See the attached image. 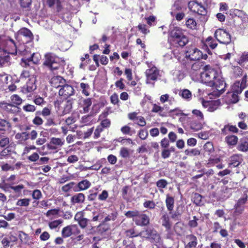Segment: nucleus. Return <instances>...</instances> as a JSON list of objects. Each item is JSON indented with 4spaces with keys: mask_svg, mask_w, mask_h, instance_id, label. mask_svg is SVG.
<instances>
[{
    "mask_svg": "<svg viewBox=\"0 0 248 248\" xmlns=\"http://www.w3.org/2000/svg\"><path fill=\"white\" fill-rule=\"evenodd\" d=\"M204 71L201 73V78L202 82L209 86H213L214 81L221 71L219 69H215L209 65L203 66Z\"/></svg>",
    "mask_w": 248,
    "mask_h": 248,
    "instance_id": "obj_1",
    "label": "nucleus"
},
{
    "mask_svg": "<svg viewBox=\"0 0 248 248\" xmlns=\"http://www.w3.org/2000/svg\"><path fill=\"white\" fill-rule=\"evenodd\" d=\"M188 8L189 10L195 13L202 16L203 22H205L207 20L206 15L207 13V8L205 5L202 4L196 1H190L188 3Z\"/></svg>",
    "mask_w": 248,
    "mask_h": 248,
    "instance_id": "obj_2",
    "label": "nucleus"
},
{
    "mask_svg": "<svg viewBox=\"0 0 248 248\" xmlns=\"http://www.w3.org/2000/svg\"><path fill=\"white\" fill-rule=\"evenodd\" d=\"M43 65L51 71L57 69L59 66V59L54 54L47 53L45 55Z\"/></svg>",
    "mask_w": 248,
    "mask_h": 248,
    "instance_id": "obj_3",
    "label": "nucleus"
},
{
    "mask_svg": "<svg viewBox=\"0 0 248 248\" xmlns=\"http://www.w3.org/2000/svg\"><path fill=\"white\" fill-rule=\"evenodd\" d=\"M146 64L149 68L145 71L146 77V83L147 84H150L151 83V80L155 81L157 79L158 77L159 76V71L155 66L153 65L151 62H147Z\"/></svg>",
    "mask_w": 248,
    "mask_h": 248,
    "instance_id": "obj_4",
    "label": "nucleus"
},
{
    "mask_svg": "<svg viewBox=\"0 0 248 248\" xmlns=\"http://www.w3.org/2000/svg\"><path fill=\"white\" fill-rule=\"evenodd\" d=\"M17 53V49L0 50V67L7 66L10 63L11 58L9 54L15 55Z\"/></svg>",
    "mask_w": 248,
    "mask_h": 248,
    "instance_id": "obj_5",
    "label": "nucleus"
},
{
    "mask_svg": "<svg viewBox=\"0 0 248 248\" xmlns=\"http://www.w3.org/2000/svg\"><path fill=\"white\" fill-rule=\"evenodd\" d=\"M8 49H16L15 41L8 36L0 35V50Z\"/></svg>",
    "mask_w": 248,
    "mask_h": 248,
    "instance_id": "obj_6",
    "label": "nucleus"
},
{
    "mask_svg": "<svg viewBox=\"0 0 248 248\" xmlns=\"http://www.w3.org/2000/svg\"><path fill=\"white\" fill-rule=\"evenodd\" d=\"M215 36L217 40L221 44L227 45L231 41V35L223 29L217 30L215 33Z\"/></svg>",
    "mask_w": 248,
    "mask_h": 248,
    "instance_id": "obj_7",
    "label": "nucleus"
},
{
    "mask_svg": "<svg viewBox=\"0 0 248 248\" xmlns=\"http://www.w3.org/2000/svg\"><path fill=\"white\" fill-rule=\"evenodd\" d=\"M186 57L191 61H199L201 58L205 60L207 56L206 54L203 55L201 51L194 47L189 48L186 51Z\"/></svg>",
    "mask_w": 248,
    "mask_h": 248,
    "instance_id": "obj_8",
    "label": "nucleus"
},
{
    "mask_svg": "<svg viewBox=\"0 0 248 248\" xmlns=\"http://www.w3.org/2000/svg\"><path fill=\"white\" fill-rule=\"evenodd\" d=\"M140 234L146 238L150 239L152 243H158L160 239L159 234L157 232L151 229H147L145 231L140 232Z\"/></svg>",
    "mask_w": 248,
    "mask_h": 248,
    "instance_id": "obj_9",
    "label": "nucleus"
},
{
    "mask_svg": "<svg viewBox=\"0 0 248 248\" xmlns=\"http://www.w3.org/2000/svg\"><path fill=\"white\" fill-rule=\"evenodd\" d=\"M36 78L34 76H32L28 79L26 84L24 85L21 89L23 93L26 94L34 91L36 89Z\"/></svg>",
    "mask_w": 248,
    "mask_h": 248,
    "instance_id": "obj_10",
    "label": "nucleus"
},
{
    "mask_svg": "<svg viewBox=\"0 0 248 248\" xmlns=\"http://www.w3.org/2000/svg\"><path fill=\"white\" fill-rule=\"evenodd\" d=\"M41 59V56L39 53H33L29 58H22L21 59L22 64L23 66L27 67L30 65V63L37 64Z\"/></svg>",
    "mask_w": 248,
    "mask_h": 248,
    "instance_id": "obj_11",
    "label": "nucleus"
},
{
    "mask_svg": "<svg viewBox=\"0 0 248 248\" xmlns=\"http://www.w3.org/2000/svg\"><path fill=\"white\" fill-rule=\"evenodd\" d=\"M133 221L137 225L146 226L149 224L150 218L146 215L139 212L137 217L133 218Z\"/></svg>",
    "mask_w": 248,
    "mask_h": 248,
    "instance_id": "obj_12",
    "label": "nucleus"
},
{
    "mask_svg": "<svg viewBox=\"0 0 248 248\" xmlns=\"http://www.w3.org/2000/svg\"><path fill=\"white\" fill-rule=\"evenodd\" d=\"M74 93V89L72 86L64 84L60 89L59 94L67 98L73 95Z\"/></svg>",
    "mask_w": 248,
    "mask_h": 248,
    "instance_id": "obj_13",
    "label": "nucleus"
},
{
    "mask_svg": "<svg viewBox=\"0 0 248 248\" xmlns=\"http://www.w3.org/2000/svg\"><path fill=\"white\" fill-rule=\"evenodd\" d=\"M0 107L6 111L12 113L18 112L19 109V108L15 105L6 102H1L0 103Z\"/></svg>",
    "mask_w": 248,
    "mask_h": 248,
    "instance_id": "obj_14",
    "label": "nucleus"
},
{
    "mask_svg": "<svg viewBox=\"0 0 248 248\" xmlns=\"http://www.w3.org/2000/svg\"><path fill=\"white\" fill-rule=\"evenodd\" d=\"M92 104V102L90 98L81 99L79 100V105L83 110H80V111L83 113H88L90 109Z\"/></svg>",
    "mask_w": 248,
    "mask_h": 248,
    "instance_id": "obj_15",
    "label": "nucleus"
},
{
    "mask_svg": "<svg viewBox=\"0 0 248 248\" xmlns=\"http://www.w3.org/2000/svg\"><path fill=\"white\" fill-rule=\"evenodd\" d=\"M50 83L54 88H61L65 83V80L61 76H54L51 78Z\"/></svg>",
    "mask_w": 248,
    "mask_h": 248,
    "instance_id": "obj_16",
    "label": "nucleus"
},
{
    "mask_svg": "<svg viewBox=\"0 0 248 248\" xmlns=\"http://www.w3.org/2000/svg\"><path fill=\"white\" fill-rule=\"evenodd\" d=\"M85 200V196L82 193H78L74 195L71 198L70 202L72 205L81 204L83 203Z\"/></svg>",
    "mask_w": 248,
    "mask_h": 248,
    "instance_id": "obj_17",
    "label": "nucleus"
},
{
    "mask_svg": "<svg viewBox=\"0 0 248 248\" xmlns=\"http://www.w3.org/2000/svg\"><path fill=\"white\" fill-rule=\"evenodd\" d=\"M217 77L214 81L215 84L212 87H215L218 91H223L225 86V83L222 78L221 74H219Z\"/></svg>",
    "mask_w": 248,
    "mask_h": 248,
    "instance_id": "obj_18",
    "label": "nucleus"
},
{
    "mask_svg": "<svg viewBox=\"0 0 248 248\" xmlns=\"http://www.w3.org/2000/svg\"><path fill=\"white\" fill-rule=\"evenodd\" d=\"M64 144V141L60 138H52L50 139V144L48 145V148L52 150L57 149L56 146L62 147Z\"/></svg>",
    "mask_w": 248,
    "mask_h": 248,
    "instance_id": "obj_19",
    "label": "nucleus"
},
{
    "mask_svg": "<svg viewBox=\"0 0 248 248\" xmlns=\"http://www.w3.org/2000/svg\"><path fill=\"white\" fill-rule=\"evenodd\" d=\"M242 160V155H233L230 158V163H229V165L230 167H236L239 166Z\"/></svg>",
    "mask_w": 248,
    "mask_h": 248,
    "instance_id": "obj_20",
    "label": "nucleus"
},
{
    "mask_svg": "<svg viewBox=\"0 0 248 248\" xmlns=\"http://www.w3.org/2000/svg\"><path fill=\"white\" fill-rule=\"evenodd\" d=\"M183 6L182 2L181 0H176L174 4L172 5L171 11L170 12V15L173 16L177 13L183 11Z\"/></svg>",
    "mask_w": 248,
    "mask_h": 248,
    "instance_id": "obj_21",
    "label": "nucleus"
},
{
    "mask_svg": "<svg viewBox=\"0 0 248 248\" xmlns=\"http://www.w3.org/2000/svg\"><path fill=\"white\" fill-rule=\"evenodd\" d=\"M15 139L18 141L19 143L23 144L29 139L28 132H22L17 133L15 135Z\"/></svg>",
    "mask_w": 248,
    "mask_h": 248,
    "instance_id": "obj_22",
    "label": "nucleus"
},
{
    "mask_svg": "<svg viewBox=\"0 0 248 248\" xmlns=\"http://www.w3.org/2000/svg\"><path fill=\"white\" fill-rule=\"evenodd\" d=\"M75 229H78L76 225L68 226L63 228L62 231V236L65 238L69 237L72 235V231Z\"/></svg>",
    "mask_w": 248,
    "mask_h": 248,
    "instance_id": "obj_23",
    "label": "nucleus"
},
{
    "mask_svg": "<svg viewBox=\"0 0 248 248\" xmlns=\"http://www.w3.org/2000/svg\"><path fill=\"white\" fill-rule=\"evenodd\" d=\"M184 34L181 30L178 27H175L173 29L171 30L170 35V37L172 38V40L174 42L175 40L181 37Z\"/></svg>",
    "mask_w": 248,
    "mask_h": 248,
    "instance_id": "obj_24",
    "label": "nucleus"
},
{
    "mask_svg": "<svg viewBox=\"0 0 248 248\" xmlns=\"http://www.w3.org/2000/svg\"><path fill=\"white\" fill-rule=\"evenodd\" d=\"M228 131L233 133H237L238 132V129L236 126L230 124H226L221 129V133L224 135H227L228 133Z\"/></svg>",
    "mask_w": 248,
    "mask_h": 248,
    "instance_id": "obj_25",
    "label": "nucleus"
},
{
    "mask_svg": "<svg viewBox=\"0 0 248 248\" xmlns=\"http://www.w3.org/2000/svg\"><path fill=\"white\" fill-rule=\"evenodd\" d=\"M91 186V183L88 180L85 179L78 183L77 186L78 189L76 191H83L88 189Z\"/></svg>",
    "mask_w": 248,
    "mask_h": 248,
    "instance_id": "obj_26",
    "label": "nucleus"
},
{
    "mask_svg": "<svg viewBox=\"0 0 248 248\" xmlns=\"http://www.w3.org/2000/svg\"><path fill=\"white\" fill-rule=\"evenodd\" d=\"M186 238L188 239L189 242L185 246L186 248H196L197 245V239L196 236L192 234L186 236Z\"/></svg>",
    "mask_w": 248,
    "mask_h": 248,
    "instance_id": "obj_27",
    "label": "nucleus"
},
{
    "mask_svg": "<svg viewBox=\"0 0 248 248\" xmlns=\"http://www.w3.org/2000/svg\"><path fill=\"white\" fill-rule=\"evenodd\" d=\"M238 151L246 152L248 151V140L241 139L237 146Z\"/></svg>",
    "mask_w": 248,
    "mask_h": 248,
    "instance_id": "obj_28",
    "label": "nucleus"
},
{
    "mask_svg": "<svg viewBox=\"0 0 248 248\" xmlns=\"http://www.w3.org/2000/svg\"><path fill=\"white\" fill-rule=\"evenodd\" d=\"M18 34L27 38L28 39L27 41L31 40L33 37L31 32L27 28H23L19 30Z\"/></svg>",
    "mask_w": 248,
    "mask_h": 248,
    "instance_id": "obj_29",
    "label": "nucleus"
},
{
    "mask_svg": "<svg viewBox=\"0 0 248 248\" xmlns=\"http://www.w3.org/2000/svg\"><path fill=\"white\" fill-rule=\"evenodd\" d=\"M244 87L240 84V81L235 82L232 87V92L240 94L242 93Z\"/></svg>",
    "mask_w": 248,
    "mask_h": 248,
    "instance_id": "obj_30",
    "label": "nucleus"
},
{
    "mask_svg": "<svg viewBox=\"0 0 248 248\" xmlns=\"http://www.w3.org/2000/svg\"><path fill=\"white\" fill-rule=\"evenodd\" d=\"M167 209L169 211H171L174 207V199L172 197L170 196L169 195H167L166 199L165 201Z\"/></svg>",
    "mask_w": 248,
    "mask_h": 248,
    "instance_id": "obj_31",
    "label": "nucleus"
},
{
    "mask_svg": "<svg viewBox=\"0 0 248 248\" xmlns=\"http://www.w3.org/2000/svg\"><path fill=\"white\" fill-rule=\"evenodd\" d=\"M188 42L187 37L183 34L181 37H178V39L175 40L173 42L175 44H178L180 46H185Z\"/></svg>",
    "mask_w": 248,
    "mask_h": 248,
    "instance_id": "obj_32",
    "label": "nucleus"
},
{
    "mask_svg": "<svg viewBox=\"0 0 248 248\" xmlns=\"http://www.w3.org/2000/svg\"><path fill=\"white\" fill-rule=\"evenodd\" d=\"M238 139L234 135L228 136L225 138V141L229 145H235L238 142Z\"/></svg>",
    "mask_w": 248,
    "mask_h": 248,
    "instance_id": "obj_33",
    "label": "nucleus"
},
{
    "mask_svg": "<svg viewBox=\"0 0 248 248\" xmlns=\"http://www.w3.org/2000/svg\"><path fill=\"white\" fill-rule=\"evenodd\" d=\"M30 202L31 199L29 198L19 199L16 202V205L19 207H28Z\"/></svg>",
    "mask_w": 248,
    "mask_h": 248,
    "instance_id": "obj_34",
    "label": "nucleus"
},
{
    "mask_svg": "<svg viewBox=\"0 0 248 248\" xmlns=\"http://www.w3.org/2000/svg\"><path fill=\"white\" fill-rule=\"evenodd\" d=\"M202 121H193L190 124V128L194 131H198L201 130L202 127Z\"/></svg>",
    "mask_w": 248,
    "mask_h": 248,
    "instance_id": "obj_35",
    "label": "nucleus"
},
{
    "mask_svg": "<svg viewBox=\"0 0 248 248\" xmlns=\"http://www.w3.org/2000/svg\"><path fill=\"white\" fill-rule=\"evenodd\" d=\"M12 104L15 105L17 107L21 105L22 103L23 100L17 94H13L10 97Z\"/></svg>",
    "mask_w": 248,
    "mask_h": 248,
    "instance_id": "obj_36",
    "label": "nucleus"
},
{
    "mask_svg": "<svg viewBox=\"0 0 248 248\" xmlns=\"http://www.w3.org/2000/svg\"><path fill=\"white\" fill-rule=\"evenodd\" d=\"M163 108L155 104L153 105L152 111L154 112L158 113L160 116L163 117L166 116V114L163 112Z\"/></svg>",
    "mask_w": 248,
    "mask_h": 248,
    "instance_id": "obj_37",
    "label": "nucleus"
},
{
    "mask_svg": "<svg viewBox=\"0 0 248 248\" xmlns=\"http://www.w3.org/2000/svg\"><path fill=\"white\" fill-rule=\"evenodd\" d=\"M162 225L169 230L171 227V224L169 220V217L167 214L164 215L162 217Z\"/></svg>",
    "mask_w": 248,
    "mask_h": 248,
    "instance_id": "obj_38",
    "label": "nucleus"
},
{
    "mask_svg": "<svg viewBox=\"0 0 248 248\" xmlns=\"http://www.w3.org/2000/svg\"><path fill=\"white\" fill-rule=\"evenodd\" d=\"M11 126L10 124L7 121L4 119H0V130L5 131Z\"/></svg>",
    "mask_w": 248,
    "mask_h": 248,
    "instance_id": "obj_39",
    "label": "nucleus"
},
{
    "mask_svg": "<svg viewBox=\"0 0 248 248\" xmlns=\"http://www.w3.org/2000/svg\"><path fill=\"white\" fill-rule=\"evenodd\" d=\"M179 95L184 99H190L192 97L191 92L187 89H184L179 92Z\"/></svg>",
    "mask_w": 248,
    "mask_h": 248,
    "instance_id": "obj_40",
    "label": "nucleus"
},
{
    "mask_svg": "<svg viewBox=\"0 0 248 248\" xmlns=\"http://www.w3.org/2000/svg\"><path fill=\"white\" fill-rule=\"evenodd\" d=\"M238 93L232 92L228 95L229 98V102L232 103H236L239 101Z\"/></svg>",
    "mask_w": 248,
    "mask_h": 248,
    "instance_id": "obj_41",
    "label": "nucleus"
},
{
    "mask_svg": "<svg viewBox=\"0 0 248 248\" xmlns=\"http://www.w3.org/2000/svg\"><path fill=\"white\" fill-rule=\"evenodd\" d=\"M186 25L187 28L190 29H195L197 26V23L193 18H189L186 20Z\"/></svg>",
    "mask_w": 248,
    "mask_h": 248,
    "instance_id": "obj_42",
    "label": "nucleus"
},
{
    "mask_svg": "<svg viewBox=\"0 0 248 248\" xmlns=\"http://www.w3.org/2000/svg\"><path fill=\"white\" fill-rule=\"evenodd\" d=\"M80 88L82 89V93L86 96H89L90 94V86L88 84L81 83L80 84Z\"/></svg>",
    "mask_w": 248,
    "mask_h": 248,
    "instance_id": "obj_43",
    "label": "nucleus"
},
{
    "mask_svg": "<svg viewBox=\"0 0 248 248\" xmlns=\"http://www.w3.org/2000/svg\"><path fill=\"white\" fill-rule=\"evenodd\" d=\"M206 45L210 46L212 49L215 48L217 44L211 37H209L206 40Z\"/></svg>",
    "mask_w": 248,
    "mask_h": 248,
    "instance_id": "obj_44",
    "label": "nucleus"
},
{
    "mask_svg": "<svg viewBox=\"0 0 248 248\" xmlns=\"http://www.w3.org/2000/svg\"><path fill=\"white\" fill-rule=\"evenodd\" d=\"M92 117L91 115H85L81 118V122L85 125H90L92 124Z\"/></svg>",
    "mask_w": 248,
    "mask_h": 248,
    "instance_id": "obj_45",
    "label": "nucleus"
},
{
    "mask_svg": "<svg viewBox=\"0 0 248 248\" xmlns=\"http://www.w3.org/2000/svg\"><path fill=\"white\" fill-rule=\"evenodd\" d=\"M203 66V63L201 62H197L191 66V70L193 72L198 71Z\"/></svg>",
    "mask_w": 248,
    "mask_h": 248,
    "instance_id": "obj_46",
    "label": "nucleus"
},
{
    "mask_svg": "<svg viewBox=\"0 0 248 248\" xmlns=\"http://www.w3.org/2000/svg\"><path fill=\"white\" fill-rule=\"evenodd\" d=\"M51 114V110L48 108H44L41 111H37L36 115L41 114L43 116L46 117L49 116Z\"/></svg>",
    "mask_w": 248,
    "mask_h": 248,
    "instance_id": "obj_47",
    "label": "nucleus"
},
{
    "mask_svg": "<svg viewBox=\"0 0 248 248\" xmlns=\"http://www.w3.org/2000/svg\"><path fill=\"white\" fill-rule=\"evenodd\" d=\"M243 70L239 66H233L232 68V73L235 78L240 77L242 74Z\"/></svg>",
    "mask_w": 248,
    "mask_h": 248,
    "instance_id": "obj_48",
    "label": "nucleus"
},
{
    "mask_svg": "<svg viewBox=\"0 0 248 248\" xmlns=\"http://www.w3.org/2000/svg\"><path fill=\"white\" fill-rule=\"evenodd\" d=\"M185 153L187 155L189 156H196L200 154V152L197 149H192L191 150H186Z\"/></svg>",
    "mask_w": 248,
    "mask_h": 248,
    "instance_id": "obj_49",
    "label": "nucleus"
},
{
    "mask_svg": "<svg viewBox=\"0 0 248 248\" xmlns=\"http://www.w3.org/2000/svg\"><path fill=\"white\" fill-rule=\"evenodd\" d=\"M23 110L27 112H33L36 110V107L32 105L27 104L23 106Z\"/></svg>",
    "mask_w": 248,
    "mask_h": 248,
    "instance_id": "obj_50",
    "label": "nucleus"
},
{
    "mask_svg": "<svg viewBox=\"0 0 248 248\" xmlns=\"http://www.w3.org/2000/svg\"><path fill=\"white\" fill-rule=\"evenodd\" d=\"M62 220L61 219L55 220L53 221L50 222L48 226L51 229L56 228L59 225L62 224Z\"/></svg>",
    "mask_w": 248,
    "mask_h": 248,
    "instance_id": "obj_51",
    "label": "nucleus"
},
{
    "mask_svg": "<svg viewBox=\"0 0 248 248\" xmlns=\"http://www.w3.org/2000/svg\"><path fill=\"white\" fill-rule=\"evenodd\" d=\"M174 99L172 97H170V96L168 94H165L162 95L160 97V101L162 103H164L165 102L167 101H169L170 103V104L172 100H173Z\"/></svg>",
    "mask_w": 248,
    "mask_h": 248,
    "instance_id": "obj_52",
    "label": "nucleus"
},
{
    "mask_svg": "<svg viewBox=\"0 0 248 248\" xmlns=\"http://www.w3.org/2000/svg\"><path fill=\"white\" fill-rule=\"evenodd\" d=\"M192 113L194 116L197 118L198 120H203V115L200 110L198 109H193L192 111Z\"/></svg>",
    "mask_w": 248,
    "mask_h": 248,
    "instance_id": "obj_53",
    "label": "nucleus"
},
{
    "mask_svg": "<svg viewBox=\"0 0 248 248\" xmlns=\"http://www.w3.org/2000/svg\"><path fill=\"white\" fill-rule=\"evenodd\" d=\"M72 108V104L70 100H68L66 102L63 109V113L66 114L69 113Z\"/></svg>",
    "mask_w": 248,
    "mask_h": 248,
    "instance_id": "obj_54",
    "label": "nucleus"
},
{
    "mask_svg": "<svg viewBox=\"0 0 248 248\" xmlns=\"http://www.w3.org/2000/svg\"><path fill=\"white\" fill-rule=\"evenodd\" d=\"M32 123L37 126H40L43 124L44 121L42 118L36 115L32 121Z\"/></svg>",
    "mask_w": 248,
    "mask_h": 248,
    "instance_id": "obj_55",
    "label": "nucleus"
},
{
    "mask_svg": "<svg viewBox=\"0 0 248 248\" xmlns=\"http://www.w3.org/2000/svg\"><path fill=\"white\" fill-rule=\"evenodd\" d=\"M139 212V211L137 210L128 211L125 213V215L127 217H133L134 218H135L138 216Z\"/></svg>",
    "mask_w": 248,
    "mask_h": 248,
    "instance_id": "obj_56",
    "label": "nucleus"
},
{
    "mask_svg": "<svg viewBox=\"0 0 248 248\" xmlns=\"http://www.w3.org/2000/svg\"><path fill=\"white\" fill-rule=\"evenodd\" d=\"M42 197V194L40 190L35 189L33 191L32 193V197L34 200H39Z\"/></svg>",
    "mask_w": 248,
    "mask_h": 248,
    "instance_id": "obj_57",
    "label": "nucleus"
},
{
    "mask_svg": "<svg viewBox=\"0 0 248 248\" xmlns=\"http://www.w3.org/2000/svg\"><path fill=\"white\" fill-rule=\"evenodd\" d=\"M120 155L124 158L129 157L130 155L129 150L125 147H123L120 150Z\"/></svg>",
    "mask_w": 248,
    "mask_h": 248,
    "instance_id": "obj_58",
    "label": "nucleus"
},
{
    "mask_svg": "<svg viewBox=\"0 0 248 248\" xmlns=\"http://www.w3.org/2000/svg\"><path fill=\"white\" fill-rule=\"evenodd\" d=\"M10 188L13 189L16 193H20L22 189L24 188V186L22 184L18 185L16 186H9Z\"/></svg>",
    "mask_w": 248,
    "mask_h": 248,
    "instance_id": "obj_59",
    "label": "nucleus"
},
{
    "mask_svg": "<svg viewBox=\"0 0 248 248\" xmlns=\"http://www.w3.org/2000/svg\"><path fill=\"white\" fill-rule=\"evenodd\" d=\"M248 62V53L244 52L239 59V63L242 64Z\"/></svg>",
    "mask_w": 248,
    "mask_h": 248,
    "instance_id": "obj_60",
    "label": "nucleus"
},
{
    "mask_svg": "<svg viewBox=\"0 0 248 248\" xmlns=\"http://www.w3.org/2000/svg\"><path fill=\"white\" fill-rule=\"evenodd\" d=\"M167 185L168 182L165 179H160L156 182V186L159 188H164Z\"/></svg>",
    "mask_w": 248,
    "mask_h": 248,
    "instance_id": "obj_61",
    "label": "nucleus"
},
{
    "mask_svg": "<svg viewBox=\"0 0 248 248\" xmlns=\"http://www.w3.org/2000/svg\"><path fill=\"white\" fill-rule=\"evenodd\" d=\"M143 206L146 208L154 209L155 206V204L152 201H146L143 203Z\"/></svg>",
    "mask_w": 248,
    "mask_h": 248,
    "instance_id": "obj_62",
    "label": "nucleus"
},
{
    "mask_svg": "<svg viewBox=\"0 0 248 248\" xmlns=\"http://www.w3.org/2000/svg\"><path fill=\"white\" fill-rule=\"evenodd\" d=\"M117 214L116 213H112L108 215L104 218V222H108L110 220H115L117 217Z\"/></svg>",
    "mask_w": 248,
    "mask_h": 248,
    "instance_id": "obj_63",
    "label": "nucleus"
},
{
    "mask_svg": "<svg viewBox=\"0 0 248 248\" xmlns=\"http://www.w3.org/2000/svg\"><path fill=\"white\" fill-rule=\"evenodd\" d=\"M204 149L205 152L209 154L214 151V147L213 144L210 142H207L204 145Z\"/></svg>",
    "mask_w": 248,
    "mask_h": 248,
    "instance_id": "obj_64",
    "label": "nucleus"
}]
</instances>
